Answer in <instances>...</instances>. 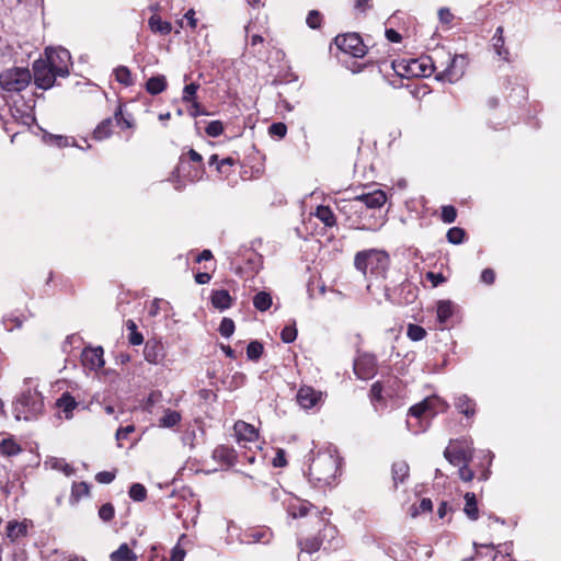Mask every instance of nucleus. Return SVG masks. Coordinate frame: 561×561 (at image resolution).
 <instances>
[{
    "instance_id": "obj_40",
    "label": "nucleus",
    "mask_w": 561,
    "mask_h": 561,
    "mask_svg": "<svg viewBox=\"0 0 561 561\" xmlns=\"http://www.w3.org/2000/svg\"><path fill=\"white\" fill-rule=\"evenodd\" d=\"M127 329L130 331L128 341L131 345H140L144 343V336L137 331V325L133 320L127 321Z\"/></svg>"
},
{
    "instance_id": "obj_34",
    "label": "nucleus",
    "mask_w": 561,
    "mask_h": 561,
    "mask_svg": "<svg viewBox=\"0 0 561 561\" xmlns=\"http://www.w3.org/2000/svg\"><path fill=\"white\" fill-rule=\"evenodd\" d=\"M253 306L259 311H266L272 306V297L266 291H259L253 298Z\"/></svg>"
},
{
    "instance_id": "obj_20",
    "label": "nucleus",
    "mask_w": 561,
    "mask_h": 561,
    "mask_svg": "<svg viewBox=\"0 0 561 561\" xmlns=\"http://www.w3.org/2000/svg\"><path fill=\"white\" fill-rule=\"evenodd\" d=\"M455 408L466 417H472L476 414V402L467 394H459L454 399Z\"/></svg>"
},
{
    "instance_id": "obj_57",
    "label": "nucleus",
    "mask_w": 561,
    "mask_h": 561,
    "mask_svg": "<svg viewBox=\"0 0 561 561\" xmlns=\"http://www.w3.org/2000/svg\"><path fill=\"white\" fill-rule=\"evenodd\" d=\"M161 398L162 393L160 391H152L145 402V409L151 412V409L161 400Z\"/></svg>"
},
{
    "instance_id": "obj_32",
    "label": "nucleus",
    "mask_w": 561,
    "mask_h": 561,
    "mask_svg": "<svg viewBox=\"0 0 561 561\" xmlns=\"http://www.w3.org/2000/svg\"><path fill=\"white\" fill-rule=\"evenodd\" d=\"M181 414L178 411L167 409L163 416L159 421L161 427H173L181 421Z\"/></svg>"
},
{
    "instance_id": "obj_31",
    "label": "nucleus",
    "mask_w": 561,
    "mask_h": 561,
    "mask_svg": "<svg viewBox=\"0 0 561 561\" xmlns=\"http://www.w3.org/2000/svg\"><path fill=\"white\" fill-rule=\"evenodd\" d=\"M113 118L103 119L94 129L93 138L96 140H103L110 137L113 126Z\"/></svg>"
},
{
    "instance_id": "obj_41",
    "label": "nucleus",
    "mask_w": 561,
    "mask_h": 561,
    "mask_svg": "<svg viewBox=\"0 0 561 561\" xmlns=\"http://www.w3.org/2000/svg\"><path fill=\"white\" fill-rule=\"evenodd\" d=\"M263 345L259 341H252L248 344L247 356L250 360H257L263 354Z\"/></svg>"
},
{
    "instance_id": "obj_55",
    "label": "nucleus",
    "mask_w": 561,
    "mask_h": 561,
    "mask_svg": "<svg viewBox=\"0 0 561 561\" xmlns=\"http://www.w3.org/2000/svg\"><path fill=\"white\" fill-rule=\"evenodd\" d=\"M33 105H28L27 108L21 112L16 106L11 107L12 115L15 116L20 114V117L23 119L24 124H28V121H34V116L32 115Z\"/></svg>"
},
{
    "instance_id": "obj_49",
    "label": "nucleus",
    "mask_w": 561,
    "mask_h": 561,
    "mask_svg": "<svg viewBox=\"0 0 561 561\" xmlns=\"http://www.w3.org/2000/svg\"><path fill=\"white\" fill-rule=\"evenodd\" d=\"M289 495L286 494L285 490L279 485H274L268 488V497L271 501H283L287 499Z\"/></svg>"
},
{
    "instance_id": "obj_7",
    "label": "nucleus",
    "mask_w": 561,
    "mask_h": 561,
    "mask_svg": "<svg viewBox=\"0 0 561 561\" xmlns=\"http://www.w3.org/2000/svg\"><path fill=\"white\" fill-rule=\"evenodd\" d=\"M46 61L53 67L58 77H67L69 75V66L71 65L70 53L62 47L46 48Z\"/></svg>"
},
{
    "instance_id": "obj_14",
    "label": "nucleus",
    "mask_w": 561,
    "mask_h": 561,
    "mask_svg": "<svg viewBox=\"0 0 561 561\" xmlns=\"http://www.w3.org/2000/svg\"><path fill=\"white\" fill-rule=\"evenodd\" d=\"M296 400L302 409L309 410L321 402L322 392L316 391L312 387L302 386L297 392Z\"/></svg>"
},
{
    "instance_id": "obj_30",
    "label": "nucleus",
    "mask_w": 561,
    "mask_h": 561,
    "mask_svg": "<svg viewBox=\"0 0 561 561\" xmlns=\"http://www.w3.org/2000/svg\"><path fill=\"white\" fill-rule=\"evenodd\" d=\"M27 533V527L24 523L11 520L7 525V536L11 541H15L24 537Z\"/></svg>"
},
{
    "instance_id": "obj_59",
    "label": "nucleus",
    "mask_w": 561,
    "mask_h": 561,
    "mask_svg": "<svg viewBox=\"0 0 561 561\" xmlns=\"http://www.w3.org/2000/svg\"><path fill=\"white\" fill-rule=\"evenodd\" d=\"M134 431H135L134 425H127L125 427H119L115 434L116 440L118 442V446H121L119 442L123 439H127L128 435L130 433H133Z\"/></svg>"
},
{
    "instance_id": "obj_11",
    "label": "nucleus",
    "mask_w": 561,
    "mask_h": 561,
    "mask_svg": "<svg viewBox=\"0 0 561 561\" xmlns=\"http://www.w3.org/2000/svg\"><path fill=\"white\" fill-rule=\"evenodd\" d=\"M34 82L37 88L47 90L55 83L57 72L46 60H36L33 64Z\"/></svg>"
},
{
    "instance_id": "obj_15",
    "label": "nucleus",
    "mask_w": 561,
    "mask_h": 561,
    "mask_svg": "<svg viewBox=\"0 0 561 561\" xmlns=\"http://www.w3.org/2000/svg\"><path fill=\"white\" fill-rule=\"evenodd\" d=\"M144 357L149 364H160L165 357L162 342L154 339L148 340L145 344Z\"/></svg>"
},
{
    "instance_id": "obj_3",
    "label": "nucleus",
    "mask_w": 561,
    "mask_h": 561,
    "mask_svg": "<svg viewBox=\"0 0 561 561\" xmlns=\"http://www.w3.org/2000/svg\"><path fill=\"white\" fill-rule=\"evenodd\" d=\"M339 457L329 453H319L309 465L308 476L322 485H330L339 471Z\"/></svg>"
},
{
    "instance_id": "obj_23",
    "label": "nucleus",
    "mask_w": 561,
    "mask_h": 561,
    "mask_svg": "<svg viewBox=\"0 0 561 561\" xmlns=\"http://www.w3.org/2000/svg\"><path fill=\"white\" fill-rule=\"evenodd\" d=\"M56 405L65 413V417L69 420L72 417V411L77 408L78 402L71 394L65 392L57 400Z\"/></svg>"
},
{
    "instance_id": "obj_4",
    "label": "nucleus",
    "mask_w": 561,
    "mask_h": 561,
    "mask_svg": "<svg viewBox=\"0 0 561 561\" xmlns=\"http://www.w3.org/2000/svg\"><path fill=\"white\" fill-rule=\"evenodd\" d=\"M390 263L386 251L369 249L359 251L354 259L356 270L366 275L368 272L374 275H383Z\"/></svg>"
},
{
    "instance_id": "obj_17",
    "label": "nucleus",
    "mask_w": 561,
    "mask_h": 561,
    "mask_svg": "<svg viewBox=\"0 0 561 561\" xmlns=\"http://www.w3.org/2000/svg\"><path fill=\"white\" fill-rule=\"evenodd\" d=\"M284 505L288 514L293 518L304 517L308 514L312 505L308 501H302L298 497L288 496L284 500Z\"/></svg>"
},
{
    "instance_id": "obj_48",
    "label": "nucleus",
    "mask_w": 561,
    "mask_h": 561,
    "mask_svg": "<svg viewBox=\"0 0 561 561\" xmlns=\"http://www.w3.org/2000/svg\"><path fill=\"white\" fill-rule=\"evenodd\" d=\"M205 131L210 137H218L224 133V125L220 121H213L208 123Z\"/></svg>"
},
{
    "instance_id": "obj_39",
    "label": "nucleus",
    "mask_w": 561,
    "mask_h": 561,
    "mask_svg": "<svg viewBox=\"0 0 561 561\" xmlns=\"http://www.w3.org/2000/svg\"><path fill=\"white\" fill-rule=\"evenodd\" d=\"M407 335L411 341H422L426 336V331L419 324H409L407 329Z\"/></svg>"
},
{
    "instance_id": "obj_52",
    "label": "nucleus",
    "mask_w": 561,
    "mask_h": 561,
    "mask_svg": "<svg viewBox=\"0 0 561 561\" xmlns=\"http://www.w3.org/2000/svg\"><path fill=\"white\" fill-rule=\"evenodd\" d=\"M433 510V503L430 499H422L419 507H412L411 515L413 517L417 516L420 513H428Z\"/></svg>"
},
{
    "instance_id": "obj_38",
    "label": "nucleus",
    "mask_w": 561,
    "mask_h": 561,
    "mask_svg": "<svg viewBox=\"0 0 561 561\" xmlns=\"http://www.w3.org/2000/svg\"><path fill=\"white\" fill-rule=\"evenodd\" d=\"M129 497L136 502H142L147 497V489L141 483H133L128 491Z\"/></svg>"
},
{
    "instance_id": "obj_60",
    "label": "nucleus",
    "mask_w": 561,
    "mask_h": 561,
    "mask_svg": "<svg viewBox=\"0 0 561 561\" xmlns=\"http://www.w3.org/2000/svg\"><path fill=\"white\" fill-rule=\"evenodd\" d=\"M373 8V0H355L354 9L359 13H366Z\"/></svg>"
},
{
    "instance_id": "obj_12",
    "label": "nucleus",
    "mask_w": 561,
    "mask_h": 561,
    "mask_svg": "<svg viewBox=\"0 0 561 561\" xmlns=\"http://www.w3.org/2000/svg\"><path fill=\"white\" fill-rule=\"evenodd\" d=\"M337 530L334 526L330 524H324L323 529L320 531L319 535L299 540L298 543L300 546L301 551L311 554L320 550L324 538L331 537V539H334Z\"/></svg>"
},
{
    "instance_id": "obj_36",
    "label": "nucleus",
    "mask_w": 561,
    "mask_h": 561,
    "mask_svg": "<svg viewBox=\"0 0 561 561\" xmlns=\"http://www.w3.org/2000/svg\"><path fill=\"white\" fill-rule=\"evenodd\" d=\"M114 72L116 81L121 84H124L125 87L133 84L131 72L126 66H118Z\"/></svg>"
},
{
    "instance_id": "obj_29",
    "label": "nucleus",
    "mask_w": 561,
    "mask_h": 561,
    "mask_svg": "<svg viewBox=\"0 0 561 561\" xmlns=\"http://www.w3.org/2000/svg\"><path fill=\"white\" fill-rule=\"evenodd\" d=\"M409 471L410 468L405 461H397L392 465V479L396 486L408 479Z\"/></svg>"
},
{
    "instance_id": "obj_61",
    "label": "nucleus",
    "mask_w": 561,
    "mask_h": 561,
    "mask_svg": "<svg viewBox=\"0 0 561 561\" xmlns=\"http://www.w3.org/2000/svg\"><path fill=\"white\" fill-rule=\"evenodd\" d=\"M114 479H115V473L111 472V471H101V472L96 473V476H95V480L99 483H104V484L111 483Z\"/></svg>"
},
{
    "instance_id": "obj_62",
    "label": "nucleus",
    "mask_w": 561,
    "mask_h": 561,
    "mask_svg": "<svg viewBox=\"0 0 561 561\" xmlns=\"http://www.w3.org/2000/svg\"><path fill=\"white\" fill-rule=\"evenodd\" d=\"M116 124L122 127V128H128L130 127V122L128 119H126L125 117H123V113H122V107L119 106L117 108V111L115 112L114 114V118H113Z\"/></svg>"
},
{
    "instance_id": "obj_22",
    "label": "nucleus",
    "mask_w": 561,
    "mask_h": 561,
    "mask_svg": "<svg viewBox=\"0 0 561 561\" xmlns=\"http://www.w3.org/2000/svg\"><path fill=\"white\" fill-rule=\"evenodd\" d=\"M210 300L213 306L219 310H226L230 308L232 302L231 296L226 289L214 290Z\"/></svg>"
},
{
    "instance_id": "obj_19",
    "label": "nucleus",
    "mask_w": 561,
    "mask_h": 561,
    "mask_svg": "<svg viewBox=\"0 0 561 561\" xmlns=\"http://www.w3.org/2000/svg\"><path fill=\"white\" fill-rule=\"evenodd\" d=\"M236 437L239 443L248 442L253 443L259 438L257 430L252 425L244 421H238L233 426Z\"/></svg>"
},
{
    "instance_id": "obj_16",
    "label": "nucleus",
    "mask_w": 561,
    "mask_h": 561,
    "mask_svg": "<svg viewBox=\"0 0 561 561\" xmlns=\"http://www.w3.org/2000/svg\"><path fill=\"white\" fill-rule=\"evenodd\" d=\"M104 352L101 346L98 347H85L82 352V363L85 367L91 370L101 369L104 364Z\"/></svg>"
},
{
    "instance_id": "obj_6",
    "label": "nucleus",
    "mask_w": 561,
    "mask_h": 561,
    "mask_svg": "<svg viewBox=\"0 0 561 561\" xmlns=\"http://www.w3.org/2000/svg\"><path fill=\"white\" fill-rule=\"evenodd\" d=\"M467 64L463 55H455L449 59L448 65L436 73L435 78L439 81L455 83L462 78Z\"/></svg>"
},
{
    "instance_id": "obj_8",
    "label": "nucleus",
    "mask_w": 561,
    "mask_h": 561,
    "mask_svg": "<svg viewBox=\"0 0 561 561\" xmlns=\"http://www.w3.org/2000/svg\"><path fill=\"white\" fill-rule=\"evenodd\" d=\"M335 44L343 53L355 58H362L367 53V48L364 45L362 37L356 33L337 35L335 37Z\"/></svg>"
},
{
    "instance_id": "obj_42",
    "label": "nucleus",
    "mask_w": 561,
    "mask_h": 561,
    "mask_svg": "<svg viewBox=\"0 0 561 561\" xmlns=\"http://www.w3.org/2000/svg\"><path fill=\"white\" fill-rule=\"evenodd\" d=\"M465 230L459 227H453L447 231L446 238L453 244H460L465 239Z\"/></svg>"
},
{
    "instance_id": "obj_51",
    "label": "nucleus",
    "mask_w": 561,
    "mask_h": 561,
    "mask_svg": "<svg viewBox=\"0 0 561 561\" xmlns=\"http://www.w3.org/2000/svg\"><path fill=\"white\" fill-rule=\"evenodd\" d=\"M89 494V485L85 482L73 483L71 496L76 500Z\"/></svg>"
},
{
    "instance_id": "obj_21",
    "label": "nucleus",
    "mask_w": 561,
    "mask_h": 561,
    "mask_svg": "<svg viewBox=\"0 0 561 561\" xmlns=\"http://www.w3.org/2000/svg\"><path fill=\"white\" fill-rule=\"evenodd\" d=\"M504 30L502 26H499L495 30V33L491 39L492 42V48L494 53L505 61H508L510 51L504 45V37H503Z\"/></svg>"
},
{
    "instance_id": "obj_5",
    "label": "nucleus",
    "mask_w": 561,
    "mask_h": 561,
    "mask_svg": "<svg viewBox=\"0 0 561 561\" xmlns=\"http://www.w3.org/2000/svg\"><path fill=\"white\" fill-rule=\"evenodd\" d=\"M31 80V71L26 68H11L0 73V87L9 93L23 91Z\"/></svg>"
},
{
    "instance_id": "obj_46",
    "label": "nucleus",
    "mask_w": 561,
    "mask_h": 561,
    "mask_svg": "<svg viewBox=\"0 0 561 561\" xmlns=\"http://www.w3.org/2000/svg\"><path fill=\"white\" fill-rule=\"evenodd\" d=\"M247 263L249 265V270L256 273L262 266V256L256 252H250Z\"/></svg>"
},
{
    "instance_id": "obj_64",
    "label": "nucleus",
    "mask_w": 561,
    "mask_h": 561,
    "mask_svg": "<svg viewBox=\"0 0 561 561\" xmlns=\"http://www.w3.org/2000/svg\"><path fill=\"white\" fill-rule=\"evenodd\" d=\"M185 557V550L182 549L179 545L175 546L171 551V561H183Z\"/></svg>"
},
{
    "instance_id": "obj_53",
    "label": "nucleus",
    "mask_w": 561,
    "mask_h": 561,
    "mask_svg": "<svg viewBox=\"0 0 561 561\" xmlns=\"http://www.w3.org/2000/svg\"><path fill=\"white\" fill-rule=\"evenodd\" d=\"M114 514L115 510L111 503L103 504L99 510V517L104 522H110Z\"/></svg>"
},
{
    "instance_id": "obj_58",
    "label": "nucleus",
    "mask_w": 561,
    "mask_h": 561,
    "mask_svg": "<svg viewBox=\"0 0 561 561\" xmlns=\"http://www.w3.org/2000/svg\"><path fill=\"white\" fill-rule=\"evenodd\" d=\"M459 477L465 482H469L474 478V472L469 468V463L460 465Z\"/></svg>"
},
{
    "instance_id": "obj_45",
    "label": "nucleus",
    "mask_w": 561,
    "mask_h": 561,
    "mask_svg": "<svg viewBox=\"0 0 561 561\" xmlns=\"http://www.w3.org/2000/svg\"><path fill=\"white\" fill-rule=\"evenodd\" d=\"M306 22L310 28L317 30L321 26L322 15L319 11L311 10L307 15Z\"/></svg>"
},
{
    "instance_id": "obj_18",
    "label": "nucleus",
    "mask_w": 561,
    "mask_h": 561,
    "mask_svg": "<svg viewBox=\"0 0 561 561\" xmlns=\"http://www.w3.org/2000/svg\"><path fill=\"white\" fill-rule=\"evenodd\" d=\"M399 290H400V294H399L400 297L398 299H392V297L390 296L388 290L386 291V298L390 301H393V302H397L400 305H409V304L414 302V300L417 297L419 289L416 286H414L410 282H403L400 285Z\"/></svg>"
},
{
    "instance_id": "obj_2",
    "label": "nucleus",
    "mask_w": 561,
    "mask_h": 561,
    "mask_svg": "<svg viewBox=\"0 0 561 561\" xmlns=\"http://www.w3.org/2000/svg\"><path fill=\"white\" fill-rule=\"evenodd\" d=\"M448 403L438 397H428L422 402L412 405L409 409L407 427L410 432L417 434L424 432L430 421L439 412L445 411Z\"/></svg>"
},
{
    "instance_id": "obj_63",
    "label": "nucleus",
    "mask_w": 561,
    "mask_h": 561,
    "mask_svg": "<svg viewBox=\"0 0 561 561\" xmlns=\"http://www.w3.org/2000/svg\"><path fill=\"white\" fill-rule=\"evenodd\" d=\"M495 280V273L492 268H484L481 273V282L492 285Z\"/></svg>"
},
{
    "instance_id": "obj_27",
    "label": "nucleus",
    "mask_w": 561,
    "mask_h": 561,
    "mask_svg": "<svg viewBox=\"0 0 561 561\" xmlns=\"http://www.w3.org/2000/svg\"><path fill=\"white\" fill-rule=\"evenodd\" d=\"M455 305L450 300H439L437 302V320L445 324L454 314Z\"/></svg>"
},
{
    "instance_id": "obj_28",
    "label": "nucleus",
    "mask_w": 561,
    "mask_h": 561,
    "mask_svg": "<svg viewBox=\"0 0 561 561\" xmlns=\"http://www.w3.org/2000/svg\"><path fill=\"white\" fill-rule=\"evenodd\" d=\"M111 561H136L137 556L127 543H122L115 551L110 554Z\"/></svg>"
},
{
    "instance_id": "obj_10",
    "label": "nucleus",
    "mask_w": 561,
    "mask_h": 561,
    "mask_svg": "<svg viewBox=\"0 0 561 561\" xmlns=\"http://www.w3.org/2000/svg\"><path fill=\"white\" fill-rule=\"evenodd\" d=\"M444 457L454 466L469 463L473 457V448L467 442H456L451 447L445 449Z\"/></svg>"
},
{
    "instance_id": "obj_56",
    "label": "nucleus",
    "mask_w": 561,
    "mask_h": 561,
    "mask_svg": "<svg viewBox=\"0 0 561 561\" xmlns=\"http://www.w3.org/2000/svg\"><path fill=\"white\" fill-rule=\"evenodd\" d=\"M412 65L413 66L417 65L420 67L421 72L416 73V75L423 76V77L431 76L437 69V67L434 64L427 65L424 61L419 62L417 60H414Z\"/></svg>"
},
{
    "instance_id": "obj_54",
    "label": "nucleus",
    "mask_w": 561,
    "mask_h": 561,
    "mask_svg": "<svg viewBox=\"0 0 561 561\" xmlns=\"http://www.w3.org/2000/svg\"><path fill=\"white\" fill-rule=\"evenodd\" d=\"M268 133L273 137L283 138L287 133V127L284 123H273L268 127Z\"/></svg>"
},
{
    "instance_id": "obj_24",
    "label": "nucleus",
    "mask_w": 561,
    "mask_h": 561,
    "mask_svg": "<svg viewBox=\"0 0 561 561\" xmlns=\"http://www.w3.org/2000/svg\"><path fill=\"white\" fill-rule=\"evenodd\" d=\"M167 79L163 75L153 76L146 82V90L151 95H157L167 89Z\"/></svg>"
},
{
    "instance_id": "obj_44",
    "label": "nucleus",
    "mask_w": 561,
    "mask_h": 561,
    "mask_svg": "<svg viewBox=\"0 0 561 561\" xmlns=\"http://www.w3.org/2000/svg\"><path fill=\"white\" fill-rule=\"evenodd\" d=\"M199 88L198 83L192 82L190 84H186L183 89V96L182 100L186 103L193 102L196 96V92Z\"/></svg>"
},
{
    "instance_id": "obj_13",
    "label": "nucleus",
    "mask_w": 561,
    "mask_h": 561,
    "mask_svg": "<svg viewBox=\"0 0 561 561\" xmlns=\"http://www.w3.org/2000/svg\"><path fill=\"white\" fill-rule=\"evenodd\" d=\"M377 360L371 354H362L354 360V373L357 378L368 380L376 375Z\"/></svg>"
},
{
    "instance_id": "obj_26",
    "label": "nucleus",
    "mask_w": 561,
    "mask_h": 561,
    "mask_svg": "<svg viewBox=\"0 0 561 561\" xmlns=\"http://www.w3.org/2000/svg\"><path fill=\"white\" fill-rule=\"evenodd\" d=\"M465 502L463 512L466 516L471 520H477L479 518V508L476 494L467 492L465 494Z\"/></svg>"
},
{
    "instance_id": "obj_1",
    "label": "nucleus",
    "mask_w": 561,
    "mask_h": 561,
    "mask_svg": "<svg viewBox=\"0 0 561 561\" xmlns=\"http://www.w3.org/2000/svg\"><path fill=\"white\" fill-rule=\"evenodd\" d=\"M44 401L37 385L31 378L23 381L20 393L13 402V414L16 420L32 421L43 411Z\"/></svg>"
},
{
    "instance_id": "obj_35",
    "label": "nucleus",
    "mask_w": 561,
    "mask_h": 561,
    "mask_svg": "<svg viewBox=\"0 0 561 561\" xmlns=\"http://www.w3.org/2000/svg\"><path fill=\"white\" fill-rule=\"evenodd\" d=\"M316 216L327 226L332 227L335 225V216L328 206H319L316 210Z\"/></svg>"
},
{
    "instance_id": "obj_9",
    "label": "nucleus",
    "mask_w": 561,
    "mask_h": 561,
    "mask_svg": "<svg viewBox=\"0 0 561 561\" xmlns=\"http://www.w3.org/2000/svg\"><path fill=\"white\" fill-rule=\"evenodd\" d=\"M387 201L386 194L380 191L376 190L374 192H369L367 194L357 195L354 198L350 201L351 208L355 209L356 211H363L364 208L366 209H377L383 206V204Z\"/></svg>"
},
{
    "instance_id": "obj_43",
    "label": "nucleus",
    "mask_w": 561,
    "mask_h": 561,
    "mask_svg": "<svg viewBox=\"0 0 561 561\" xmlns=\"http://www.w3.org/2000/svg\"><path fill=\"white\" fill-rule=\"evenodd\" d=\"M234 329L236 327L233 320L230 318H224L220 322L218 331L221 334V336L228 339L233 334Z\"/></svg>"
},
{
    "instance_id": "obj_47",
    "label": "nucleus",
    "mask_w": 561,
    "mask_h": 561,
    "mask_svg": "<svg viewBox=\"0 0 561 561\" xmlns=\"http://www.w3.org/2000/svg\"><path fill=\"white\" fill-rule=\"evenodd\" d=\"M297 337V329L295 325H286L280 332V339L284 343H293Z\"/></svg>"
},
{
    "instance_id": "obj_33",
    "label": "nucleus",
    "mask_w": 561,
    "mask_h": 561,
    "mask_svg": "<svg viewBox=\"0 0 561 561\" xmlns=\"http://www.w3.org/2000/svg\"><path fill=\"white\" fill-rule=\"evenodd\" d=\"M22 451L20 445L12 438L2 439L0 443V453L4 456H16Z\"/></svg>"
},
{
    "instance_id": "obj_25",
    "label": "nucleus",
    "mask_w": 561,
    "mask_h": 561,
    "mask_svg": "<svg viewBox=\"0 0 561 561\" xmlns=\"http://www.w3.org/2000/svg\"><path fill=\"white\" fill-rule=\"evenodd\" d=\"M148 25L153 33H159L161 35H168L172 31L171 23L162 21L158 14H152L149 18Z\"/></svg>"
},
{
    "instance_id": "obj_37",
    "label": "nucleus",
    "mask_w": 561,
    "mask_h": 561,
    "mask_svg": "<svg viewBox=\"0 0 561 561\" xmlns=\"http://www.w3.org/2000/svg\"><path fill=\"white\" fill-rule=\"evenodd\" d=\"M214 458L221 460L228 465H232L233 460H234V454H233V450H231L230 448H228L226 446H218L214 450Z\"/></svg>"
},
{
    "instance_id": "obj_50",
    "label": "nucleus",
    "mask_w": 561,
    "mask_h": 561,
    "mask_svg": "<svg viewBox=\"0 0 561 561\" xmlns=\"http://www.w3.org/2000/svg\"><path fill=\"white\" fill-rule=\"evenodd\" d=\"M457 210L454 206L447 205L442 207V220L445 224H451L456 220Z\"/></svg>"
}]
</instances>
